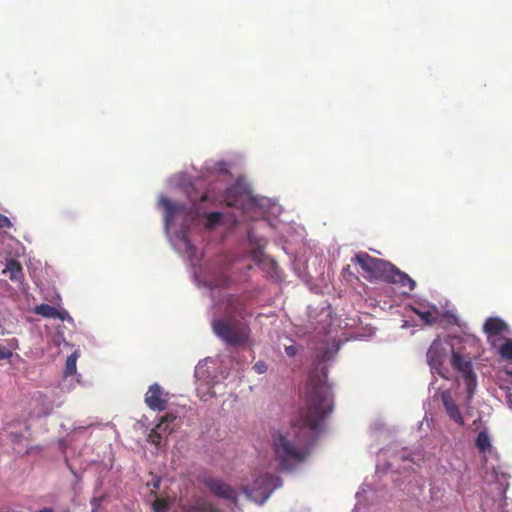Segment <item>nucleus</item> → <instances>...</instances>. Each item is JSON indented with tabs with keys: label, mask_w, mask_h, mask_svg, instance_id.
I'll return each instance as SVG.
<instances>
[{
	"label": "nucleus",
	"mask_w": 512,
	"mask_h": 512,
	"mask_svg": "<svg viewBox=\"0 0 512 512\" xmlns=\"http://www.w3.org/2000/svg\"><path fill=\"white\" fill-rule=\"evenodd\" d=\"M223 220L222 212H210L206 214V224L205 227L207 229H213L217 227Z\"/></svg>",
	"instance_id": "22"
},
{
	"label": "nucleus",
	"mask_w": 512,
	"mask_h": 512,
	"mask_svg": "<svg viewBox=\"0 0 512 512\" xmlns=\"http://www.w3.org/2000/svg\"><path fill=\"white\" fill-rule=\"evenodd\" d=\"M476 448L484 453L491 448V440L486 429L480 431L475 439Z\"/></svg>",
	"instance_id": "19"
},
{
	"label": "nucleus",
	"mask_w": 512,
	"mask_h": 512,
	"mask_svg": "<svg viewBox=\"0 0 512 512\" xmlns=\"http://www.w3.org/2000/svg\"><path fill=\"white\" fill-rule=\"evenodd\" d=\"M11 355V352L5 347L0 346V359H6Z\"/></svg>",
	"instance_id": "32"
},
{
	"label": "nucleus",
	"mask_w": 512,
	"mask_h": 512,
	"mask_svg": "<svg viewBox=\"0 0 512 512\" xmlns=\"http://www.w3.org/2000/svg\"><path fill=\"white\" fill-rule=\"evenodd\" d=\"M34 512H55V510L52 507H44Z\"/></svg>",
	"instance_id": "33"
},
{
	"label": "nucleus",
	"mask_w": 512,
	"mask_h": 512,
	"mask_svg": "<svg viewBox=\"0 0 512 512\" xmlns=\"http://www.w3.org/2000/svg\"><path fill=\"white\" fill-rule=\"evenodd\" d=\"M145 403L153 411H164L168 403L167 394L159 384L155 383L148 388Z\"/></svg>",
	"instance_id": "6"
},
{
	"label": "nucleus",
	"mask_w": 512,
	"mask_h": 512,
	"mask_svg": "<svg viewBox=\"0 0 512 512\" xmlns=\"http://www.w3.org/2000/svg\"><path fill=\"white\" fill-rule=\"evenodd\" d=\"M285 352H286V354H287L289 357H293V356H295V355H296V353H297V349H296V347H295V346L290 345V346H286V347H285Z\"/></svg>",
	"instance_id": "31"
},
{
	"label": "nucleus",
	"mask_w": 512,
	"mask_h": 512,
	"mask_svg": "<svg viewBox=\"0 0 512 512\" xmlns=\"http://www.w3.org/2000/svg\"><path fill=\"white\" fill-rule=\"evenodd\" d=\"M383 281L391 284L399 285L402 288H406L408 291L414 290L416 282L405 272L399 270L395 265L391 263V271L388 270Z\"/></svg>",
	"instance_id": "9"
},
{
	"label": "nucleus",
	"mask_w": 512,
	"mask_h": 512,
	"mask_svg": "<svg viewBox=\"0 0 512 512\" xmlns=\"http://www.w3.org/2000/svg\"><path fill=\"white\" fill-rule=\"evenodd\" d=\"M451 364L458 372L461 373L462 377L474 373L472 362L469 359H466L463 356H461L453 349L451 356Z\"/></svg>",
	"instance_id": "12"
},
{
	"label": "nucleus",
	"mask_w": 512,
	"mask_h": 512,
	"mask_svg": "<svg viewBox=\"0 0 512 512\" xmlns=\"http://www.w3.org/2000/svg\"><path fill=\"white\" fill-rule=\"evenodd\" d=\"M498 352L502 358L512 360V340L506 339L500 346Z\"/></svg>",
	"instance_id": "25"
},
{
	"label": "nucleus",
	"mask_w": 512,
	"mask_h": 512,
	"mask_svg": "<svg viewBox=\"0 0 512 512\" xmlns=\"http://www.w3.org/2000/svg\"><path fill=\"white\" fill-rule=\"evenodd\" d=\"M446 352L445 344L441 340L436 339L432 342L426 354L427 362L431 367V370L442 377H445L443 373V361L446 356Z\"/></svg>",
	"instance_id": "5"
},
{
	"label": "nucleus",
	"mask_w": 512,
	"mask_h": 512,
	"mask_svg": "<svg viewBox=\"0 0 512 512\" xmlns=\"http://www.w3.org/2000/svg\"><path fill=\"white\" fill-rule=\"evenodd\" d=\"M176 419V416L172 413H168L161 417L160 422L155 426L154 429L148 435V441L154 444L156 447L160 446L164 436H167L172 432V428L169 427Z\"/></svg>",
	"instance_id": "7"
},
{
	"label": "nucleus",
	"mask_w": 512,
	"mask_h": 512,
	"mask_svg": "<svg viewBox=\"0 0 512 512\" xmlns=\"http://www.w3.org/2000/svg\"><path fill=\"white\" fill-rule=\"evenodd\" d=\"M105 496L102 495V496H98V497H93L90 501V504H91V512H98L101 505H102V502L104 500Z\"/></svg>",
	"instance_id": "28"
},
{
	"label": "nucleus",
	"mask_w": 512,
	"mask_h": 512,
	"mask_svg": "<svg viewBox=\"0 0 512 512\" xmlns=\"http://www.w3.org/2000/svg\"><path fill=\"white\" fill-rule=\"evenodd\" d=\"M34 313L46 318L60 319L62 321L66 319H71V317L65 310H59L48 304H41L34 307Z\"/></svg>",
	"instance_id": "11"
},
{
	"label": "nucleus",
	"mask_w": 512,
	"mask_h": 512,
	"mask_svg": "<svg viewBox=\"0 0 512 512\" xmlns=\"http://www.w3.org/2000/svg\"><path fill=\"white\" fill-rule=\"evenodd\" d=\"M463 378L467 389V400L468 402H471L477 387L476 375L475 373H472L470 375L463 376Z\"/></svg>",
	"instance_id": "21"
},
{
	"label": "nucleus",
	"mask_w": 512,
	"mask_h": 512,
	"mask_svg": "<svg viewBox=\"0 0 512 512\" xmlns=\"http://www.w3.org/2000/svg\"><path fill=\"white\" fill-rule=\"evenodd\" d=\"M413 311L416 315L419 316L420 319H422L426 324L431 325L435 322V317L433 313L429 310L422 311L417 308H413Z\"/></svg>",
	"instance_id": "26"
},
{
	"label": "nucleus",
	"mask_w": 512,
	"mask_h": 512,
	"mask_svg": "<svg viewBox=\"0 0 512 512\" xmlns=\"http://www.w3.org/2000/svg\"><path fill=\"white\" fill-rule=\"evenodd\" d=\"M244 191L240 186L229 187L224 194V200L229 207H238L242 204Z\"/></svg>",
	"instance_id": "14"
},
{
	"label": "nucleus",
	"mask_w": 512,
	"mask_h": 512,
	"mask_svg": "<svg viewBox=\"0 0 512 512\" xmlns=\"http://www.w3.org/2000/svg\"><path fill=\"white\" fill-rule=\"evenodd\" d=\"M182 512H219V510L212 502L198 499L193 504L183 506Z\"/></svg>",
	"instance_id": "15"
},
{
	"label": "nucleus",
	"mask_w": 512,
	"mask_h": 512,
	"mask_svg": "<svg viewBox=\"0 0 512 512\" xmlns=\"http://www.w3.org/2000/svg\"><path fill=\"white\" fill-rule=\"evenodd\" d=\"M212 330L225 344L242 347L248 344L250 328L232 315L212 321Z\"/></svg>",
	"instance_id": "2"
},
{
	"label": "nucleus",
	"mask_w": 512,
	"mask_h": 512,
	"mask_svg": "<svg viewBox=\"0 0 512 512\" xmlns=\"http://www.w3.org/2000/svg\"><path fill=\"white\" fill-rule=\"evenodd\" d=\"M230 282L231 278L226 272H221L217 277L211 279V285L214 288L227 287Z\"/></svg>",
	"instance_id": "24"
},
{
	"label": "nucleus",
	"mask_w": 512,
	"mask_h": 512,
	"mask_svg": "<svg viewBox=\"0 0 512 512\" xmlns=\"http://www.w3.org/2000/svg\"><path fill=\"white\" fill-rule=\"evenodd\" d=\"M35 400L38 402L39 409L37 411L38 416H47L53 410V403L50 399L43 396L41 393L37 394Z\"/></svg>",
	"instance_id": "18"
},
{
	"label": "nucleus",
	"mask_w": 512,
	"mask_h": 512,
	"mask_svg": "<svg viewBox=\"0 0 512 512\" xmlns=\"http://www.w3.org/2000/svg\"><path fill=\"white\" fill-rule=\"evenodd\" d=\"M206 195L202 196V201H205L206 200Z\"/></svg>",
	"instance_id": "34"
},
{
	"label": "nucleus",
	"mask_w": 512,
	"mask_h": 512,
	"mask_svg": "<svg viewBox=\"0 0 512 512\" xmlns=\"http://www.w3.org/2000/svg\"><path fill=\"white\" fill-rule=\"evenodd\" d=\"M169 502L165 498H156L153 502V509L155 512H167Z\"/></svg>",
	"instance_id": "27"
},
{
	"label": "nucleus",
	"mask_w": 512,
	"mask_h": 512,
	"mask_svg": "<svg viewBox=\"0 0 512 512\" xmlns=\"http://www.w3.org/2000/svg\"><path fill=\"white\" fill-rule=\"evenodd\" d=\"M281 484L278 476L265 473L256 478L252 486H244L243 491L248 499L262 505Z\"/></svg>",
	"instance_id": "3"
},
{
	"label": "nucleus",
	"mask_w": 512,
	"mask_h": 512,
	"mask_svg": "<svg viewBox=\"0 0 512 512\" xmlns=\"http://www.w3.org/2000/svg\"><path fill=\"white\" fill-rule=\"evenodd\" d=\"M3 274H9V278L12 281H20L22 274V267L19 262L10 259L7 261L6 268L3 270Z\"/></svg>",
	"instance_id": "17"
},
{
	"label": "nucleus",
	"mask_w": 512,
	"mask_h": 512,
	"mask_svg": "<svg viewBox=\"0 0 512 512\" xmlns=\"http://www.w3.org/2000/svg\"><path fill=\"white\" fill-rule=\"evenodd\" d=\"M242 308L240 297L230 295L227 299V314L238 313L240 314Z\"/></svg>",
	"instance_id": "23"
},
{
	"label": "nucleus",
	"mask_w": 512,
	"mask_h": 512,
	"mask_svg": "<svg viewBox=\"0 0 512 512\" xmlns=\"http://www.w3.org/2000/svg\"><path fill=\"white\" fill-rule=\"evenodd\" d=\"M79 357L80 352L78 350L74 351L71 355L67 357L64 369V377L73 376L76 373V363Z\"/></svg>",
	"instance_id": "20"
},
{
	"label": "nucleus",
	"mask_w": 512,
	"mask_h": 512,
	"mask_svg": "<svg viewBox=\"0 0 512 512\" xmlns=\"http://www.w3.org/2000/svg\"><path fill=\"white\" fill-rule=\"evenodd\" d=\"M205 485L217 497L237 503L236 491L227 483L218 478H208L205 480Z\"/></svg>",
	"instance_id": "8"
},
{
	"label": "nucleus",
	"mask_w": 512,
	"mask_h": 512,
	"mask_svg": "<svg viewBox=\"0 0 512 512\" xmlns=\"http://www.w3.org/2000/svg\"><path fill=\"white\" fill-rule=\"evenodd\" d=\"M159 204L161 206H163V208L165 209V221H166V226L167 227L170 225V223L173 220L174 216L178 212L184 210V206L183 205H181L179 203L172 202L167 197H165L163 195L159 198Z\"/></svg>",
	"instance_id": "13"
},
{
	"label": "nucleus",
	"mask_w": 512,
	"mask_h": 512,
	"mask_svg": "<svg viewBox=\"0 0 512 512\" xmlns=\"http://www.w3.org/2000/svg\"><path fill=\"white\" fill-rule=\"evenodd\" d=\"M333 411V395L327 383V368L312 371L308 376L305 405L291 419L289 427L272 436L275 459L282 471H292L303 463L320 431V424Z\"/></svg>",
	"instance_id": "1"
},
{
	"label": "nucleus",
	"mask_w": 512,
	"mask_h": 512,
	"mask_svg": "<svg viewBox=\"0 0 512 512\" xmlns=\"http://www.w3.org/2000/svg\"><path fill=\"white\" fill-rule=\"evenodd\" d=\"M11 221L5 215L0 214V228H9Z\"/></svg>",
	"instance_id": "30"
},
{
	"label": "nucleus",
	"mask_w": 512,
	"mask_h": 512,
	"mask_svg": "<svg viewBox=\"0 0 512 512\" xmlns=\"http://www.w3.org/2000/svg\"><path fill=\"white\" fill-rule=\"evenodd\" d=\"M441 400L448 417L454 421L459 426L465 425L464 417L460 411L458 404L452 398L451 393L449 391H444L441 393Z\"/></svg>",
	"instance_id": "10"
},
{
	"label": "nucleus",
	"mask_w": 512,
	"mask_h": 512,
	"mask_svg": "<svg viewBox=\"0 0 512 512\" xmlns=\"http://www.w3.org/2000/svg\"><path fill=\"white\" fill-rule=\"evenodd\" d=\"M352 262L360 265L365 273V277L369 280H384L387 271H391V263L380 258L370 256L366 252L355 254Z\"/></svg>",
	"instance_id": "4"
},
{
	"label": "nucleus",
	"mask_w": 512,
	"mask_h": 512,
	"mask_svg": "<svg viewBox=\"0 0 512 512\" xmlns=\"http://www.w3.org/2000/svg\"><path fill=\"white\" fill-rule=\"evenodd\" d=\"M506 324L498 318H489L484 324V332L490 336H497L506 329Z\"/></svg>",
	"instance_id": "16"
},
{
	"label": "nucleus",
	"mask_w": 512,
	"mask_h": 512,
	"mask_svg": "<svg viewBox=\"0 0 512 512\" xmlns=\"http://www.w3.org/2000/svg\"><path fill=\"white\" fill-rule=\"evenodd\" d=\"M253 369L258 374H263L267 371V365L264 361H258L253 365Z\"/></svg>",
	"instance_id": "29"
}]
</instances>
